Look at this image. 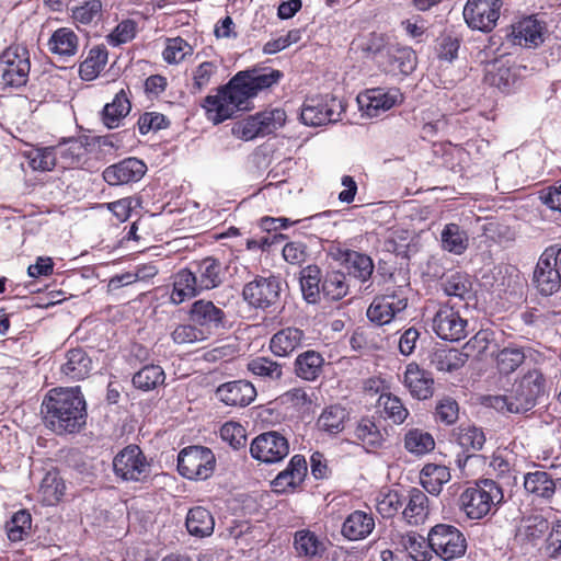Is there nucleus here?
<instances>
[{
  "label": "nucleus",
  "mask_w": 561,
  "mask_h": 561,
  "mask_svg": "<svg viewBox=\"0 0 561 561\" xmlns=\"http://www.w3.org/2000/svg\"><path fill=\"white\" fill-rule=\"evenodd\" d=\"M402 543L414 561H430L433 557L428 536L425 538L416 533H409L402 538Z\"/></svg>",
  "instance_id": "864d4df0"
},
{
  "label": "nucleus",
  "mask_w": 561,
  "mask_h": 561,
  "mask_svg": "<svg viewBox=\"0 0 561 561\" xmlns=\"http://www.w3.org/2000/svg\"><path fill=\"white\" fill-rule=\"evenodd\" d=\"M116 477L124 481L144 482L151 474V466L137 445H128L113 459Z\"/></svg>",
  "instance_id": "ddd939ff"
},
{
  "label": "nucleus",
  "mask_w": 561,
  "mask_h": 561,
  "mask_svg": "<svg viewBox=\"0 0 561 561\" xmlns=\"http://www.w3.org/2000/svg\"><path fill=\"white\" fill-rule=\"evenodd\" d=\"M243 95L238 88L230 87V81L220 87L215 95H207L202 103L207 119L218 125L232 118L237 112L248 110Z\"/></svg>",
  "instance_id": "423d86ee"
},
{
  "label": "nucleus",
  "mask_w": 561,
  "mask_h": 561,
  "mask_svg": "<svg viewBox=\"0 0 561 561\" xmlns=\"http://www.w3.org/2000/svg\"><path fill=\"white\" fill-rule=\"evenodd\" d=\"M375 527V517L371 512L356 510L344 519L341 534L350 541H357L366 539Z\"/></svg>",
  "instance_id": "bb28decb"
},
{
  "label": "nucleus",
  "mask_w": 561,
  "mask_h": 561,
  "mask_svg": "<svg viewBox=\"0 0 561 561\" xmlns=\"http://www.w3.org/2000/svg\"><path fill=\"white\" fill-rule=\"evenodd\" d=\"M430 546L443 561H451L466 553L467 541L463 534L455 526L437 524L428 531Z\"/></svg>",
  "instance_id": "1a4fd4ad"
},
{
  "label": "nucleus",
  "mask_w": 561,
  "mask_h": 561,
  "mask_svg": "<svg viewBox=\"0 0 561 561\" xmlns=\"http://www.w3.org/2000/svg\"><path fill=\"white\" fill-rule=\"evenodd\" d=\"M137 125L139 133L146 135L149 131H158L169 127L170 121L161 113L146 112L140 115Z\"/></svg>",
  "instance_id": "338daca9"
},
{
  "label": "nucleus",
  "mask_w": 561,
  "mask_h": 561,
  "mask_svg": "<svg viewBox=\"0 0 561 561\" xmlns=\"http://www.w3.org/2000/svg\"><path fill=\"white\" fill-rule=\"evenodd\" d=\"M216 458L211 449L204 446H188L178 456V470L190 480H206L215 469Z\"/></svg>",
  "instance_id": "9b49d317"
},
{
  "label": "nucleus",
  "mask_w": 561,
  "mask_h": 561,
  "mask_svg": "<svg viewBox=\"0 0 561 561\" xmlns=\"http://www.w3.org/2000/svg\"><path fill=\"white\" fill-rule=\"evenodd\" d=\"M456 442L465 451H479L485 444V434L474 425H460L456 431Z\"/></svg>",
  "instance_id": "8fccbe9b"
},
{
  "label": "nucleus",
  "mask_w": 561,
  "mask_h": 561,
  "mask_svg": "<svg viewBox=\"0 0 561 561\" xmlns=\"http://www.w3.org/2000/svg\"><path fill=\"white\" fill-rule=\"evenodd\" d=\"M185 525L190 535L204 538L214 533L215 520L208 510L196 506L188 511Z\"/></svg>",
  "instance_id": "79ce46f5"
},
{
  "label": "nucleus",
  "mask_w": 561,
  "mask_h": 561,
  "mask_svg": "<svg viewBox=\"0 0 561 561\" xmlns=\"http://www.w3.org/2000/svg\"><path fill=\"white\" fill-rule=\"evenodd\" d=\"M307 473V462L304 456L295 455L287 468L279 472L273 480L275 492L285 493L297 488L305 479Z\"/></svg>",
  "instance_id": "cd10ccee"
},
{
  "label": "nucleus",
  "mask_w": 561,
  "mask_h": 561,
  "mask_svg": "<svg viewBox=\"0 0 561 561\" xmlns=\"http://www.w3.org/2000/svg\"><path fill=\"white\" fill-rule=\"evenodd\" d=\"M340 102L323 96L307 99L301 107L300 119L308 126H321L336 122L340 117Z\"/></svg>",
  "instance_id": "6ab92c4d"
},
{
  "label": "nucleus",
  "mask_w": 561,
  "mask_h": 561,
  "mask_svg": "<svg viewBox=\"0 0 561 561\" xmlns=\"http://www.w3.org/2000/svg\"><path fill=\"white\" fill-rule=\"evenodd\" d=\"M304 339L302 330L294 327L284 328L271 337L270 350L274 355L285 357L297 350Z\"/></svg>",
  "instance_id": "72a5a7b5"
},
{
  "label": "nucleus",
  "mask_w": 561,
  "mask_h": 561,
  "mask_svg": "<svg viewBox=\"0 0 561 561\" xmlns=\"http://www.w3.org/2000/svg\"><path fill=\"white\" fill-rule=\"evenodd\" d=\"M561 248L558 244L548 247L540 255L534 271L533 282L542 296H550L561 287V273L558 267Z\"/></svg>",
  "instance_id": "f8f14e48"
},
{
  "label": "nucleus",
  "mask_w": 561,
  "mask_h": 561,
  "mask_svg": "<svg viewBox=\"0 0 561 561\" xmlns=\"http://www.w3.org/2000/svg\"><path fill=\"white\" fill-rule=\"evenodd\" d=\"M408 306V298L403 290L387 289L382 296L376 297L367 309V318L377 325L389 323L398 313Z\"/></svg>",
  "instance_id": "a211bd4d"
},
{
  "label": "nucleus",
  "mask_w": 561,
  "mask_h": 561,
  "mask_svg": "<svg viewBox=\"0 0 561 561\" xmlns=\"http://www.w3.org/2000/svg\"><path fill=\"white\" fill-rule=\"evenodd\" d=\"M58 167L72 169L84 163L88 153L87 144L79 138H70L54 146Z\"/></svg>",
  "instance_id": "c85d7f7f"
},
{
  "label": "nucleus",
  "mask_w": 561,
  "mask_h": 561,
  "mask_svg": "<svg viewBox=\"0 0 561 561\" xmlns=\"http://www.w3.org/2000/svg\"><path fill=\"white\" fill-rule=\"evenodd\" d=\"M216 396L226 405L247 407L254 401L256 390L250 381L240 379L220 385Z\"/></svg>",
  "instance_id": "5701e85b"
},
{
  "label": "nucleus",
  "mask_w": 561,
  "mask_h": 561,
  "mask_svg": "<svg viewBox=\"0 0 561 561\" xmlns=\"http://www.w3.org/2000/svg\"><path fill=\"white\" fill-rule=\"evenodd\" d=\"M350 420L348 411L340 405L332 404L324 408L317 420V428L330 436H336L344 431Z\"/></svg>",
  "instance_id": "2f4dec72"
},
{
  "label": "nucleus",
  "mask_w": 561,
  "mask_h": 561,
  "mask_svg": "<svg viewBox=\"0 0 561 561\" xmlns=\"http://www.w3.org/2000/svg\"><path fill=\"white\" fill-rule=\"evenodd\" d=\"M322 273L318 265L310 264L299 273L300 289L308 304H318L322 295Z\"/></svg>",
  "instance_id": "c9c22d12"
},
{
  "label": "nucleus",
  "mask_w": 561,
  "mask_h": 561,
  "mask_svg": "<svg viewBox=\"0 0 561 561\" xmlns=\"http://www.w3.org/2000/svg\"><path fill=\"white\" fill-rule=\"evenodd\" d=\"M147 165L139 159L130 157L103 171L104 181L112 186L138 182L145 175Z\"/></svg>",
  "instance_id": "412c9836"
},
{
  "label": "nucleus",
  "mask_w": 561,
  "mask_h": 561,
  "mask_svg": "<svg viewBox=\"0 0 561 561\" xmlns=\"http://www.w3.org/2000/svg\"><path fill=\"white\" fill-rule=\"evenodd\" d=\"M518 72L519 69L511 65L508 59L501 58L490 64L485 80L502 92L510 93L516 88Z\"/></svg>",
  "instance_id": "a878e982"
},
{
  "label": "nucleus",
  "mask_w": 561,
  "mask_h": 561,
  "mask_svg": "<svg viewBox=\"0 0 561 561\" xmlns=\"http://www.w3.org/2000/svg\"><path fill=\"white\" fill-rule=\"evenodd\" d=\"M293 546L299 558L309 561H320L327 552L325 538L307 528L294 534Z\"/></svg>",
  "instance_id": "b1692460"
},
{
  "label": "nucleus",
  "mask_w": 561,
  "mask_h": 561,
  "mask_svg": "<svg viewBox=\"0 0 561 561\" xmlns=\"http://www.w3.org/2000/svg\"><path fill=\"white\" fill-rule=\"evenodd\" d=\"M450 480V471L446 466L427 463L420 473L422 486L432 495H438L443 485Z\"/></svg>",
  "instance_id": "a19ab883"
},
{
  "label": "nucleus",
  "mask_w": 561,
  "mask_h": 561,
  "mask_svg": "<svg viewBox=\"0 0 561 561\" xmlns=\"http://www.w3.org/2000/svg\"><path fill=\"white\" fill-rule=\"evenodd\" d=\"M502 0H467L463 19L471 30L489 33L497 23Z\"/></svg>",
  "instance_id": "4468645a"
},
{
  "label": "nucleus",
  "mask_w": 561,
  "mask_h": 561,
  "mask_svg": "<svg viewBox=\"0 0 561 561\" xmlns=\"http://www.w3.org/2000/svg\"><path fill=\"white\" fill-rule=\"evenodd\" d=\"M387 53L391 55L393 62L397 64V68L401 73L409 75L415 69L416 56L411 48L399 47Z\"/></svg>",
  "instance_id": "774afa93"
},
{
  "label": "nucleus",
  "mask_w": 561,
  "mask_h": 561,
  "mask_svg": "<svg viewBox=\"0 0 561 561\" xmlns=\"http://www.w3.org/2000/svg\"><path fill=\"white\" fill-rule=\"evenodd\" d=\"M465 304H444L435 312L432 321L433 331L442 340L457 342L467 336L468 321L461 310L467 309Z\"/></svg>",
  "instance_id": "0eeeda50"
},
{
  "label": "nucleus",
  "mask_w": 561,
  "mask_h": 561,
  "mask_svg": "<svg viewBox=\"0 0 561 561\" xmlns=\"http://www.w3.org/2000/svg\"><path fill=\"white\" fill-rule=\"evenodd\" d=\"M217 61H204L193 70L192 93H199L211 82L213 77L218 72Z\"/></svg>",
  "instance_id": "bf43d9fd"
},
{
  "label": "nucleus",
  "mask_w": 561,
  "mask_h": 561,
  "mask_svg": "<svg viewBox=\"0 0 561 561\" xmlns=\"http://www.w3.org/2000/svg\"><path fill=\"white\" fill-rule=\"evenodd\" d=\"M136 22L133 20H124L106 36V43L113 47H118L133 41L136 36Z\"/></svg>",
  "instance_id": "e2e57ef3"
},
{
  "label": "nucleus",
  "mask_w": 561,
  "mask_h": 561,
  "mask_svg": "<svg viewBox=\"0 0 561 561\" xmlns=\"http://www.w3.org/2000/svg\"><path fill=\"white\" fill-rule=\"evenodd\" d=\"M401 96L400 91L394 88L389 90L374 88L360 93L357 96V102L364 114L377 117L399 103Z\"/></svg>",
  "instance_id": "aec40b11"
},
{
  "label": "nucleus",
  "mask_w": 561,
  "mask_h": 561,
  "mask_svg": "<svg viewBox=\"0 0 561 561\" xmlns=\"http://www.w3.org/2000/svg\"><path fill=\"white\" fill-rule=\"evenodd\" d=\"M91 370L92 359L81 347L69 350L66 353V362L60 367L61 374L70 380H82L90 375Z\"/></svg>",
  "instance_id": "7c9ffc66"
},
{
  "label": "nucleus",
  "mask_w": 561,
  "mask_h": 561,
  "mask_svg": "<svg viewBox=\"0 0 561 561\" xmlns=\"http://www.w3.org/2000/svg\"><path fill=\"white\" fill-rule=\"evenodd\" d=\"M224 267L218 259L207 256L194 261L188 268H182L175 274L171 301L180 305L205 290L217 288L224 282Z\"/></svg>",
  "instance_id": "f03ea898"
},
{
  "label": "nucleus",
  "mask_w": 561,
  "mask_h": 561,
  "mask_svg": "<svg viewBox=\"0 0 561 561\" xmlns=\"http://www.w3.org/2000/svg\"><path fill=\"white\" fill-rule=\"evenodd\" d=\"M192 53L193 48L186 41L175 37L168 41L167 47L163 50V59L168 64H179Z\"/></svg>",
  "instance_id": "0e129e2a"
},
{
  "label": "nucleus",
  "mask_w": 561,
  "mask_h": 561,
  "mask_svg": "<svg viewBox=\"0 0 561 561\" xmlns=\"http://www.w3.org/2000/svg\"><path fill=\"white\" fill-rule=\"evenodd\" d=\"M131 104L128 92L121 89L114 96L113 101L105 104L102 111V121L107 128H116L121 121L130 112Z\"/></svg>",
  "instance_id": "e433bc0d"
},
{
  "label": "nucleus",
  "mask_w": 561,
  "mask_h": 561,
  "mask_svg": "<svg viewBox=\"0 0 561 561\" xmlns=\"http://www.w3.org/2000/svg\"><path fill=\"white\" fill-rule=\"evenodd\" d=\"M282 77V71L271 68L245 70L238 72L230 79V87H236L241 93H244L243 100L249 105L250 99L254 98L260 91L276 84Z\"/></svg>",
  "instance_id": "2eb2a0df"
},
{
  "label": "nucleus",
  "mask_w": 561,
  "mask_h": 561,
  "mask_svg": "<svg viewBox=\"0 0 561 561\" xmlns=\"http://www.w3.org/2000/svg\"><path fill=\"white\" fill-rule=\"evenodd\" d=\"M524 488L536 497L550 500L556 493L557 482L548 472L536 470L524 476Z\"/></svg>",
  "instance_id": "58836bf2"
},
{
  "label": "nucleus",
  "mask_w": 561,
  "mask_h": 561,
  "mask_svg": "<svg viewBox=\"0 0 561 561\" xmlns=\"http://www.w3.org/2000/svg\"><path fill=\"white\" fill-rule=\"evenodd\" d=\"M323 364L324 359L320 353L307 351L297 356L295 373L301 379L313 381L320 376Z\"/></svg>",
  "instance_id": "c03bdc74"
},
{
  "label": "nucleus",
  "mask_w": 561,
  "mask_h": 561,
  "mask_svg": "<svg viewBox=\"0 0 561 561\" xmlns=\"http://www.w3.org/2000/svg\"><path fill=\"white\" fill-rule=\"evenodd\" d=\"M405 506L402 512L404 520L410 525H420L425 522L430 513L427 495L417 488H411L404 499Z\"/></svg>",
  "instance_id": "c756f323"
},
{
  "label": "nucleus",
  "mask_w": 561,
  "mask_h": 561,
  "mask_svg": "<svg viewBox=\"0 0 561 561\" xmlns=\"http://www.w3.org/2000/svg\"><path fill=\"white\" fill-rule=\"evenodd\" d=\"M47 46L51 54L57 55L60 58H68L77 54L79 38L72 30L68 27H60L51 34Z\"/></svg>",
  "instance_id": "4c0bfd02"
},
{
  "label": "nucleus",
  "mask_w": 561,
  "mask_h": 561,
  "mask_svg": "<svg viewBox=\"0 0 561 561\" xmlns=\"http://www.w3.org/2000/svg\"><path fill=\"white\" fill-rule=\"evenodd\" d=\"M65 483L57 472H47L39 485V493L47 504L58 502L65 493Z\"/></svg>",
  "instance_id": "4d7b16f0"
},
{
  "label": "nucleus",
  "mask_w": 561,
  "mask_h": 561,
  "mask_svg": "<svg viewBox=\"0 0 561 561\" xmlns=\"http://www.w3.org/2000/svg\"><path fill=\"white\" fill-rule=\"evenodd\" d=\"M172 341L176 344H192L207 340V335L199 328L190 321L186 324H179L171 333Z\"/></svg>",
  "instance_id": "052dcab7"
},
{
  "label": "nucleus",
  "mask_w": 561,
  "mask_h": 561,
  "mask_svg": "<svg viewBox=\"0 0 561 561\" xmlns=\"http://www.w3.org/2000/svg\"><path fill=\"white\" fill-rule=\"evenodd\" d=\"M247 367L253 375L266 381H277L283 377V365L268 357L253 358Z\"/></svg>",
  "instance_id": "3c124183"
},
{
  "label": "nucleus",
  "mask_w": 561,
  "mask_h": 561,
  "mask_svg": "<svg viewBox=\"0 0 561 561\" xmlns=\"http://www.w3.org/2000/svg\"><path fill=\"white\" fill-rule=\"evenodd\" d=\"M220 437L233 449H240L247 444L244 427L236 422H227L220 428Z\"/></svg>",
  "instance_id": "69168bd1"
},
{
  "label": "nucleus",
  "mask_w": 561,
  "mask_h": 561,
  "mask_svg": "<svg viewBox=\"0 0 561 561\" xmlns=\"http://www.w3.org/2000/svg\"><path fill=\"white\" fill-rule=\"evenodd\" d=\"M187 316L188 320L195 323L207 337L226 327V312L208 299L195 300L191 305Z\"/></svg>",
  "instance_id": "dca6fc26"
},
{
  "label": "nucleus",
  "mask_w": 561,
  "mask_h": 561,
  "mask_svg": "<svg viewBox=\"0 0 561 561\" xmlns=\"http://www.w3.org/2000/svg\"><path fill=\"white\" fill-rule=\"evenodd\" d=\"M48 428L57 435L78 433L87 423V403L79 387L49 390L42 403Z\"/></svg>",
  "instance_id": "f257e3e1"
},
{
  "label": "nucleus",
  "mask_w": 561,
  "mask_h": 561,
  "mask_svg": "<svg viewBox=\"0 0 561 561\" xmlns=\"http://www.w3.org/2000/svg\"><path fill=\"white\" fill-rule=\"evenodd\" d=\"M108 53L104 45L92 47L85 59L80 64L79 75L82 80L95 79L107 64Z\"/></svg>",
  "instance_id": "37998d69"
},
{
  "label": "nucleus",
  "mask_w": 561,
  "mask_h": 561,
  "mask_svg": "<svg viewBox=\"0 0 561 561\" xmlns=\"http://www.w3.org/2000/svg\"><path fill=\"white\" fill-rule=\"evenodd\" d=\"M504 501L502 488L491 479L468 486L459 496V508L470 519H482L494 514Z\"/></svg>",
  "instance_id": "20e7f679"
},
{
  "label": "nucleus",
  "mask_w": 561,
  "mask_h": 561,
  "mask_svg": "<svg viewBox=\"0 0 561 561\" xmlns=\"http://www.w3.org/2000/svg\"><path fill=\"white\" fill-rule=\"evenodd\" d=\"M251 456L265 463L283 460L289 454V444L282 434L271 431L256 436L250 447Z\"/></svg>",
  "instance_id": "f3484780"
},
{
  "label": "nucleus",
  "mask_w": 561,
  "mask_h": 561,
  "mask_svg": "<svg viewBox=\"0 0 561 561\" xmlns=\"http://www.w3.org/2000/svg\"><path fill=\"white\" fill-rule=\"evenodd\" d=\"M440 285L448 297L458 298L463 301L462 304L468 302L473 297L472 280L466 273L447 274L443 277Z\"/></svg>",
  "instance_id": "ea45409f"
},
{
  "label": "nucleus",
  "mask_w": 561,
  "mask_h": 561,
  "mask_svg": "<svg viewBox=\"0 0 561 561\" xmlns=\"http://www.w3.org/2000/svg\"><path fill=\"white\" fill-rule=\"evenodd\" d=\"M286 117V112L282 108H267L234 122L231 134L240 140L251 141L273 134L283 127Z\"/></svg>",
  "instance_id": "39448f33"
},
{
  "label": "nucleus",
  "mask_w": 561,
  "mask_h": 561,
  "mask_svg": "<svg viewBox=\"0 0 561 561\" xmlns=\"http://www.w3.org/2000/svg\"><path fill=\"white\" fill-rule=\"evenodd\" d=\"M405 449L415 456H423L435 448L433 436L419 428H411L404 435Z\"/></svg>",
  "instance_id": "09e8293b"
},
{
  "label": "nucleus",
  "mask_w": 561,
  "mask_h": 561,
  "mask_svg": "<svg viewBox=\"0 0 561 561\" xmlns=\"http://www.w3.org/2000/svg\"><path fill=\"white\" fill-rule=\"evenodd\" d=\"M542 25L534 18L523 19L513 25V43L523 47H537L543 42Z\"/></svg>",
  "instance_id": "473e14b6"
},
{
  "label": "nucleus",
  "mask_w": 561,
  "mask_h": 561,
  "mask_svg": "<svg viewBox=\"0 0 561 561\" xmlns=\"http://www.w3.org/2000/svg\"><path fill=\"white\" fill-rule=\"evenodd\" d=\"M524 360V352L516 347H505L496 356L497 369L501 374L505 375L515 371Z\"/></svg>",
  "instance_id": "13d9d810"
},
{
  "label": "nucleus",
  "mask_w": 561,
  "mask_h": 561,
  "mask_svg": "<svg viewBox=\"0 0 561 561\" xmlns=\"http://www.w3.org/2000/svg\"><path fill=\"white\" fill-rule=\"evenodd\" d=\"M165 375L158 365H146L133 377L135 388L142 391H150L164 382Z\"/></svg>",
  "instance_id": "603ef678"
},
{
  "label": "nucleus",
  "mask_w": 561,
  "mask_h": 561,
  "mask_svg": "<svg viewBox=\"0 0 561 561\" xmlns=\"http://www.w3.org/2000/svg\"><path fill=\"white\" fill-rule=\"evenodd\" d=\"M546 379L538 369L528 370L514 385L508 394L490 397L489 404L502 413H525L531 410L540 396L543 394Z\"/></svg>",
  "instance_id": "7ed1b4c3"
},
{
  "label": "nucleus",
  "mask_w": 561,
  "mask_h": 561,
  "mask_svg": "<svg viewBox=\"0 0 561 561\" xmlns=\"http://www.w3.org/2000/svg\"><path fill=\"white\" fill-rule=\"evenodd\" d=\"M468 360V355L456 348L436 350L431 355V365L438 371L451 373L460 369Z\"/></svg>",
  "instance_id": "a18cd8bd"
},
{
  "label": "nucleus",
  "mask_w": 561,
  "mask_h": 561,
  "mask_svg": "<svg viewBox=\"0 0 561 561\" xmlns=\"http://www.w3.org/2000/svg\"><path fill=\"white\" fill-rule=\"evenodd\" d=\"M322 296L328 300H340L348 294L346 275L341 271H329L323 276Z\"/></svg>",
  "instance_id": "49530a36"
},
{
  "label": "nucleus",
  "mask_w": 561,
  "mask_h": 561,
  "mask_svg": "<svg viewBox=\"0 0 561 561\" xmlns=\"http://www.w3.org/2000/svg\"><path fill=\"white\" fill-rule=\"evenodd\" d=\"M379 403L383 407L385 413L394 424H402L409 415L408 409L402 401L391 394H382Z\"/></svg>",
  "instance_id": "680f3d73"
},
{
  "label": "nucleus",
  "mask_w": 561,
  "mask_h": 561,
  "mask_svg": "<svg viewBox=\"0 0 561 561\" xmlns=\"http://www.w3.org/2000/svg\"><path fill=\"white\" fill-rule=\"evenodd\" d=\"M439 241L444 251L455 255H462L470 243L468 231L455 222H448L443 227Z\"/></svg>",
  "instance_id": "f704fd0d"
},
{
  "label": "nucleus",
  "mask_w": 561,
  "mask_h": 561,
  "mask_svg": "<svg viewBox=\"0 0 561 561\" xmlns=\"http://www.w3.org/2000/svg\"><path fill=\"white\" fill-rule=\"evenodd\" d=\"M30 56L25 47L11 46L0 56V84L3 88L24 85L30 75Z\"/></svg>",
  "instance_id": "9d476101"
},
{
  "label": "nucleus",
  "mask_w": 561,
  "mask_h": 561,
  "mask_svg": "<svg viewBox=\"0 0 561 561\" xmlns=\"http://www.w3.org/2000/svg\"><path fill=\"white\" fill-rule=\"evenodd\" d=\"M283 284L278 276L257 275L242 290L243 299L253 308L267 310L280 305Z\"/></svg>",
  "instance_id": "6e6552de"
},
{
  "label": "nucleus",
  "mask_w": 561,
  "mask_h": 561,
  "mask_svg": "<svg viewBox=\"0 0 561 561\" xmlns=\"http://www.w3.org/2000/svg\"><path fill=\"white\" fill-rule=\"evenodd\" d=\"M344 267L347 270L350 275L365 283L371 277L374 272V262L367 254L353 251L344 264Z\"/></svg>",
  "instance_id": "6e6d98bb"
},
{
  "label": "nucleus",
  "mask_w": 561,
  "mask_h": 561,
  "mask_svg": "<svg viewBox=\"0 0 561 561\" xmlns=\"http://www.w3.org/2000/svg\"><path fill=\"white\" fill-rule=\"evenodd\" d=\"M354 442L360 445L367 453H375L385 447L387 432L369 417L360 419L354 430Z\"/></svg>",
  "instance_id": "393cba45"
},
{
  "label": "nucleus",
  "mask_w": 561,
  "mask_h": 561,
  "mask_svg": "<svg viewBox=\"0 0 561 561\" xmlns=\"http://www.w3.org/2000/svg\"><path fill=\"white\" fill-rule=\"evenodd\" d=\"M403 383L410 394L417 400L430 399L434 393V378L432 374L421 368L415 362L407 365L403 374Z\"/></svg>",
  "instance_id": "4be33fe9"
},
{
  "label": "nucleus",
  "mask_w": 561,
  "mask_h": 561,
  "mask_svg": "<svg viewBox=\"0 0 561 561\" xmlns=\"http://www.w3.org/2000/svg\"><path fill=\"white\" fill-rule=\"evenodd\" d=\"M55 147H33L24 152L34 171L47 172L58 167Z\"/></svg>",
  "instance_id": "de8ad7c7"
},
{
  "label": "nucleus",
  "mask_w": 561,
  "mask_h": 561,
  "mask_svg": "<svg viewBox=\"0 0 561 561\" xmlns=\"http://www.w3.org/2000/svg\"><path fill=\"white\" fill-rule=\"evenodd\" d=\"M32 516L26 510H20L5 523V531L10 541L23 540L31 530Z\"/></svg>",
  "instance_id": "5fc2aeb1"
}]
</instances>
